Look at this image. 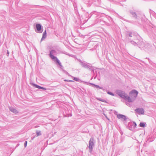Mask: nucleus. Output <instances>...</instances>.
I'll use <instances>...</instances> for the list:
<instances>
[{
	"instance_id": "obj_16",
	"label": "nucleus",
	"mask_w": 156,
	"mask_h": 156,
	"mask_svg": "<svg viewBox=\"0 0 156 156\" xmlns=\"http://www.w3.org/2000/svg\"><path fill=\"white\" fill-rule=\"evenodd\" d=\"M68 81L70 82V81H71L70 80H69V81Z\"/></svg>"
},
{
	"instance_id": "obj_4",
	"label": "nucleus",
	"mask_w": 156,
	"mask_h": 156,
	"mask_svg": "<svg viewBox=\"0 0 156 156\" xmlns=\"http://www.w3.org/2000/svg\"><path fill=\"white\" fill-rule=\"evenodd\" d=\"M117 118L119 119H121L124 120H126V116L122 114H117Z\"/></svg>"
},
{
	"instance_id": "obj_7",
	"label": "nucleus",
	"mask_w": 156,
	"mask_h": 156,
	"mask_svg": "<svg viewBox=\"0 0 156 156\" xmlns=\"http://www.w3.org/2000/svg\"><path fill=\"white\" fill-rule=\"evenodd\" d=\"M46 30H45L43 33V36L41 39V40H42L43 39H45L46 37Z\"/></svg>"
},
{
	"instance_id": "obj_10",
	"label": "nucleus",
	"mask_w": 156,
	"mask_h": 156,
	"mask_svg": "<svg viewBox=\"0 0 156 156\" xmlns=\"http://www.w3.org/2000/svg\"><path fill=\"white\" fill-rule=\"evenodd\" d=\"M145 124L144 122H140V126L141 127H145Z\"/></svg>"
},
{
	"instance_id": "obj_6",
	"label": "nucleus",
	"mask_w": 156,
	"mask_h": 156,
	"mask_svg": "<svg viewBox=\"0 0 156 156\" xmlns=\"http://www.w3.org/2000/svg\"><path fill=\"white\" fill-rule=\"evenodd\" d=\"M36 27L38 31H40L41 29V25L39 24H36Z\"/></svg>"
},
{
	"instance_id": "obj_2",
	"label": "nucleus",
	"mask_w": 156,
	"mask_h": 156,
	"mask_svg": "<svg viewBox=\"0 0 156 156\" xmlns=\"http://www.w3.org/2000/svg\"><path fill=\"white\" fill-rule=\"evenodd\" d=\"M55 52V51L54 50H52L51 51L50 53V56L52 59L55 60L57 63L59 65L61 66V63L60 62L59 60L56 57H55L52 55L53 53Z\"/></svg>"
},
{
	"instance_id": "obj_12",
	"label": "nucleus",
	"mask_w": 156,
	"mask_h": 156,
	"mask_svg": "<svg viewBox=\"0 0 156 156\" xmlns=\"http://www.w3.org/2000/svg\"><path fill=\"white\" fill-rule=\"evenodd\" d=\"M41 135L40 131H38L37 132V136H38Z\"/></svg>"
},
{
	"instance_id": "obj_15",
	"label": "nucleus",
	"mask_w": 156,
	"mask_h": 156,
	"mask_svg": "<svg viewBox=\"0 0 156 156\" xmlns=\"http://www.w3.org/2000/svg\"><path fill=\"white\" fill-rule=\"evenodd\" d=\"M96 87L97 88H99V86H96Z\"/></svg>"
},
{
	"instance_id": "obj_14",
	"label": "nucleus",
	"mask_w": 156,
	"mask_h": 156,
	"mask_svg": "<svg viewBox=\"0 0 156 156\" xmlns=\"http://www.w3.org/2000/svg\"><path fill=\"white\" fill-rule=\"evenodd\" d=\"M27 141H26L25 142V147H26L27 146Z\"/></svg>"
},
{
	"instance_id": "obj_1",
	"label": "nucleus",
	"mask_w": 156,
	"mask_h": 156,
	"mask_svg": "<svg viewBox=\"0 0 156 156\" xmlns=\"http://www.w3.org/2000/svg\"><path fill=\"white\" fill-rule=\"evenodd\" d=\"M117 93L122 98L127 101L128 102H131L132 101V99L130 98V97L127 96L124 92L120 90H118L117 91Z\"/></svg>"
},
{
	"instance_id": "obj_8",
	"label": "nucleus",
	"mask_w": 156,
	"mask_h": 156,
	"mask_svg": "<svg viewBox=\"0 0 156 156\" xmlns=\"http://www.w3.org/2000/svg\"><path fill=\"white\" fill-rule=\"evenodd\" d=\"M94 144L93 142L91 141V140H90L89 142V148L90 149H92V147L93 146Z\"/></svg>"
},
{
	"instance_id": "obj_9",
	"label": "nucleus",
	"mask_w": 156,
	"mask_h": 156,
	"mask_svg": "<svg viewBox=\"0 0 156 156\" xmlns=\"http://www.w3.org/2000/svg\"><path fill=\"white\" fill-rule=\"evenodd\" d=\"M35 87L37 88H39V89H43V90H46V88H45L43 87H40L38 85H35Z\"/></svg>"
},
{
	"instance_id": "obj_11",
	"label": "nucleus",
	"mask_w": 156,
	"mask_h": 156,
	"mask_svg": "<svg viewBox=\"0 0 156 156\" xmlns=\"http://www.w3.org/2000/svg\"><path fill=\"white\" fill-rule=\"evenodd\" d=\"M10 110L11 111H12L14 113H16L18 112L16 110H15V109H10Z\"/></svg>"
},
{
	"instance_id": "obj_3",
	"label": "nucleus",
	"mask_w": 156,
	"mask_h": 156,
	"mask_svg": "<svg viewBox=\"0 0 156 156\" xmlns=\"http://www.w3.org/2000/svg\"><path fill=\"white\" fill-rule=\"evenodd\" d=\"M138 92L135 90H133L129 93V96L132 99H134L137 96Z\"/></svg>"
},
{
	"instance_id": "obj_5",
	"label": "nucleus",
	"mask_w": 156,
	"mask_h": 156,
	"mask_svg": "<svg viewBox=\"0 0 156 156\" xmlns=\"http://www.w3.org/2000/svg\"><path fill=\"white\" fill-rule=\"evenodd\" d=\"M135 111L140 114H143L144 113V111L143 109L141 108L136 109L135 110Z\"/></svg>"
},
{
	"instance_id": "obj_13",
	"label": "nucleus",
	"mask_w": 156,
	"mask_h": 156,
	"mask_svg": "<svg viewBox=\"0 0 156 156\" xmlns=\"http://www.w3.org/2000/svg\"><path fill=\"white\" fill-rule=\"evenodd\" d=\"M73 79H74V80H75L76 81H78V80H79L78 79V78H77L75 77V78H73Z\"/></svg>"
}]
</instances>
